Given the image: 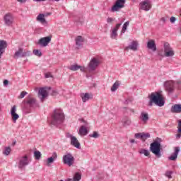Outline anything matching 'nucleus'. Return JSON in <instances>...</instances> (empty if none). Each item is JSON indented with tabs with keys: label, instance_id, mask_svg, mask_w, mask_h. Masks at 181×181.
<instances>
[{
	"label": "nucleus",
	"instance_id": "nucleus-30",
	"mask_svg": "<svg viewBox=\"0 0 181 181\" xmlns=\"http://www.w3.org/2000/svg\"><path fill=\"white\" fill-rule=\"evenodd\" d=\"M122 122L123 124V127H129V125H131V124L132 123L131 119H129V117H124L122 119Z\"/></svg>",
	"mask_w": 181,
	"mask_h": 181
},
{
	"label": "nucleus",
	"instance_id": "nucleus-29",
	"mask_svg": "<svg viewBox=\"0 0 181 181\" xmlns=\"http://www.w3.org/2000/svg\"><path fill=\"white\" fill-rule=\"evenodd\" d=\"M81 98L83 103H86V101H88V100H91V98H93V95H90V93H83L81 95Z\"/></svg>",
	"mask_w": 181,
	"mask_h": 181
},
{
	"label": "nucleus",
	"instance_id": "nucleus-1",
	"mask_svg": "<svg viewBox=\"0 0 181 181\" xmlns=\"http://www.w3.org/2000/svg\"><path fill=\"white\" fill-rule=\"evenodd\" d=\"M149 107H152L153 104L158 105V107H163L165 105V100H163V95H162V91L152 93L151 95L148 96Z\"/></svg>",
	"mask_w": 181,
	"mask_h": 181
},
{
	"label": "nucleus",
	"instance_id": "nucleus-15",
	"mask_svg": "<svg viewBox=\"0 0 181 181\" xmlns=\"http://www.w3.org/2000/svg\"><path fill=\"white\" fill-rule=\"evenodd\" d=\"M16 105H14L11 109V119L14 124H16V121L19 119V115L16 113Z\"/></svg>",
	"mask_w": 181,
	"mask_h": 181
},
{
	"label": "nucleus",
	"instance_id": "nucleus-32",
	"mask_svg": "<svg viewBox=\"0 0 181 181\" xmlns=\"http://www.w3.org/2000/svg\"><path fill=\"white\" fill-rule=\"evenodd\" d=\"M129 26V21H126L122 26L121 33H125L127 32V28Z\"/></svg>",
	"mask_w": 181,
	"mask_h": 181
},
{
	"label": "nucleus",
	"instance_id": "nucleus-19",
	"mask_svg": "<svg viewBox=\"0 0 181 181\" xmlns=\"http://www.w3.org/2000/svg\"><path fill=\"white\" fill-rule=\"evenodd\" d=\"M124 50H132L133 52H136V50H138V42L132 41L129 46L124 48Z\"/></svg>",
	"mask_w": 181,
	"mask_h": 181
},
{
	"label": "nucleus",
	"instance_id": "nucleus-42",
	"mask_svg": "<svg viewBox=\"0 0 181 181\" xmlns=\"http://www.w3.org/2000/svg\"><path fill=\"white\" fill-rule=\"evenodd\" d=\"M114 21H115V18H113L111 17H108L107 19V23H112V22H114Z\"/></svg>",
	"mask_w": 181,
	"mask_h": 181
},
{
	"label": "nucleus",
	"instance_id": "nucleus-54",
	"mask_svg": "<svg viewBox=\"0 0 181 181\" xmlns=\"http://www.w3.org/2000/svg\"><path fill=\"white\" fill-rule=\"evenodd\" d=\"M131 144H135V139H132L130 140Z\"/></svg>",
	"mask_w": 181,
	"mask_h": 181
},
{
	"label": "nucleus",
	"instance_id": "nucleus-11",
	"mask_svg": "<svg viewBox=\"0 0 181 181\" xmlns=\"http://www.w3.org/2000/svg\"><path fill=\"white\" fill-rule=\"evenodd\" d=\"M30 56V51L23 52V48H19L14 54V59H19V57H27Z\"/></svg>",
	"mask_w": 181,
	"mask_h": 181
},
{
	"label": "nucleus",
	"instance_id": "nucleus-26",
	"mask_svg": "<svg viewBox=\"0 0 181 181\" xmlns=\"http://www.w3.org/2000/svg\"><path fill=\"white\" fill-rule=\"evenodd\" d=\"M171 112L179 114L181 112V105L180 104H175L171 107L170 110Z\"/></svg>",
	"mask_w": 181,
	"mask_h": 181
},
{
	"label": "nucleus",
	"instance_id": "nucleus-17",
	"mask_svg": "<svg viewBox=\"0 0 181 181\" xmlns=\"http://www.w3.org/2000/svg\"><path fill=\"white\" fill-rule=\"evenodd\" d=\"M121 25H122V23L116 24L115 27L112 30L110 34L111 39H115V40H117L118 37V33H117V32H118V29L121 28Z\"/></svg>",
	"mask_w": 181,
	"mask_h": 181
},
{
	"label": "nucleus",
	"instance_id": "nucleus-25",
	"mask_svg": "<svg viewBox=\"0 0 181 181\" xmlns=\"http://www.w3.org/2000/svg\"><path fill=\"white\" fill-rule=\"evenodd\" d=\"M76 45L77 49H80L83 46V42H84V38L82 36H77L75 38Z\"/></svg>",
	"mask_w": 181,
	"mask_h": 181
},
{
	"label": "nucleus",
	"instance_id": "nucleus-57",
	"mask_svg": "<svg viewBox=\"0 0 181 181\" xmlns=\"http://www.w3.org/2000/svg\"><path fill=\"white\" fill-rule=\"evenodd\" d=\"M66 181H74V180L71 178H68Z\"/></svg>",
	"mask_w": 181,
	"mask_h": 181
},
{
	"label": "nucleus",
	"instance_id": "nucleus-58",
	"mask_svg": "<svg viewBox=\"0 0 181 181\" xmlns=\"http://www.w3.org/2000/svg\"><path fill=\"white\" fill-rule=\"evenodd\" d=\"M37 2H42V1H45V0H35Z\"/></svg>",
	"mask_w": 181,
	"mask_h": 181
},
{
	"label": "nucleus",
	"instance_id": "nucleus-39",
	"mask_svg": "<svg viewBox=\"0 0 181 181\" xmlns=\"http://www.w3.org/2000/svg\"><path fill=\"white\" fill-rule=\"evenodd\" d=\"M33 54L35 56H37L38 57H42V52L39 49H34L33 50Z\"/></svg>",
	"mask_w": 181,
	"mask_h": 181
},
{
	"label": "nucleus",
	"instance_id": "nucleus-28",
	"mask_svg": "<svg viewBox=\"0 0 181 181\" xmlns=\"http://www.w3.org/2000/svg\"><path fill=\"white\" fill-rule=\"evenodd\" d=\"M78 134L81 136H85V135H87V134H88V130L87 129V127L85 126H81L79 129Z\"/></svg>",
	"mask_w": 181,
	"mask_h": 181
},
{
	"label": "nucleus",
	"instance_id": "nucleus-8",
	"mask_svg": "<svg viewBox=\"0 0 181 181\" xmlns=\"http://www.w3.org/2000/svg\"><path fill=\"white\" fill-rule=\"evenodd\" d=\"M62 162L64 165H67V166H73L74 165V156L70 153H67L62 157Z\"/></svg>",
	"mask_w": 181,
	"mask_h": 181
},
{
	"label": "nucleus",
	"instance_id": "nucleus-12",
	"mask_svg": "<svg viewBox=\"0 0 181 181\" xmlns=\"http://www.w3.org/2000/svg\"><path fill=\"white\" fill-rule=\"evenodd\" d=\"M98 64H100V60L97 58H93L88 64L89 71H94L98 67Z\"/></svg>",
	"mask_w": 181,
	"mask_h": 181
},
{
	"label": "nucleus",
	"instance_id": "nucleus-49",
	"mask_svg": "<svg viewBox=\"0 0 181 181\" xmlns=\"http://www.w3.org/2000/svg\"><path fill=\"white\" fill-rule=\"evenodd\" d=\"M8 84H9V81H8V80H4V86H8Z\"/></svg>",
	"mask_w": 181,
	"mask_h": 181
},
{
	"label": "nucleus",
	"instance_id": "nucleus-56",
	"mask_svg": "<svg viewBox=\"0 0 181 181\" xmlns=\"http://www.w3.org/2000/svg\"><path fill=\"white\" fill-rule=\"evenodd\" d=\"M48 1H50L51 2H53V1L59 2V1H60V0H48Z\"/></svg>",
	"mask_w": 181,
	"mask_h": 181
},
{
	"label": "nucleus",
	"instance_id": "nucleus-51",
	"mask_svg": "<svg viewBox=\"0 0 181 181\" xmlns=\"http://www.w3.org/2000/svg\"><path fill=\"white\" fill-rule=\"evenodd\" d=\"M176 138H177V139H179L180 138H181V132H179V134H177L176 135Z\"/></svg>",
	"mask_w": 181,
	"mask_h": 181
},
{
	"label": "nucleus",
	"instance_id": "nucleus-20",
	"mask_svg": "<svg viewBox=\"0 0 181 181\" xmlns=\"http://www.w3.org/2000/svg\"><path fill=\"white\" fill-rule=\"evenodd\" d=\"M139 119L143 124H148V121H149V115L148 112H141L139 116Z\"/></svg>",
	"mask_w": 181,
	"mask_h": 181
},
{
	"label": "nucleus",
	"instance_id": "nucleus-9",
	"mask_svg": "<svg viewBox=\"0 0 181 181\" xmlns=\"http://www.w3.org/2000/svg\"><path fill=\"white\" fill-rule=\"evenodd\" d=\"M125 0H117L115 2V4L111 8L110 11L111 12H119L120 9H122V8H125Z\"/></svg>",
	"mask_w": 181,
	"mask_h": 181
},
{
	"label": "nucleus",
	"instance_id": "nucleus-60",
	"mask_svg": "<svg viewBox=\"0 0 181 181\" xmlns=\"http://www.w3.org/2000/svg\"><path fill=\"white\" fill-rule=\"evenodd\" d=\"M47 15L50 16V15H52V13H48Z\"/></svg>",
	"mask_w": 181,
	"mask_h": 181
},
{
	"label": "nucleus",
	"instance_id": "nucleus-23",
	"mask_svg": "<svg viewBox=\"0 0 181 181\" xmlns=\"http://www.w3.org/2000/svg\"><path fill=\"white\" fill-rule=\"evenodd\" d=\"M180 151V148L179 147H175V152L171 154L170 157H168L169 160H176V159H177V155H179Z\"/></svg>",
	"mask_w": 181,
	"mask_h": 181
},
{
	"label": "nucleus",
	"instance_id": "nucleus-40",
	"mask_svg": "<svg viewBox=\"0 0 181 181\" xmlns=\"http://www.w3.org/2000/svg\"><path fill=\"white\" fill-rule=\"evenodd\" d=\"M90 138H98L100 136V134L97 132H93V134L89 135Z\"/></svg>",
	"mask_w": 181,
	"mask_h": 181
},
{
	"label": "nucleus",
	"instance_id": "nucleus-7",
	"mask_svg": "<svg viewBox=\"0 0 181 181\" xmlns=\"http://www.w3.org/2000/svg\"><path fill=\"white\" fill-rule=\"evenodd\" d=\"M3 22L5 26H8L9 28L15 23V16H13L12 13H7L3 17Z\"/></svg>",
	"mask_w": 181,
	"mask_h": 181
},
{
	"label": "nucleus",
	"instance_id": "nucleus-2",
	"mask_svg": "<svg viewBox=\"0 0 181 181\" xmlns=\"http://www.w3.org/2000/svg\"><path fill=\"white\" fill-rule=\"evenodd\" d=\"M64 122V113L62 109H55L52 115V125H60Z\"/></svg>",
	"mask_w": 181,
	"mask_h": 181
},
{
	"label": "nucleus",
	"instance_id": "nucleus-55",
	"mask_svg": "<svg viewBox=\"0 0 181 181\" xmlns=\"http://www.w3.org/2000/svg\"><path fill=\"white\" fill-rule=\"evenodd\" d=\"M16 145V141H13L12 146H15Z\"/></svg>",
	"mask_w": 181,
	"mask_h": 181
},
{
	"label": "nucleus",
	"instance_id": "nucleus-36",
	"mask_svg": "<svg viewBox=\"0 0 181 181\" xmlns=\"http://www.w3.org/2000/svg\"><path fill=\"white\" fill-rule=\"evenodd\" d=\"M73 180L74 181H80L81 180V174L76 173H75L74 177H73Z\"/></svg>",
	"mask_w": 181,
	"mask_h": 181
},
{
	"label": "nucleus",
	"instance_id": "nucleus-52",
	"mask_svg": "<svg viewBox=\"0 0 181 181\" xmlns=\"http://www.w3.org/2000/svg\"><path fill=\"white\" fill-rule=\"evenodd\" d=\"M18 2H20L21 4H23L25 2H26V0H17Z\"/></svg>",
	"mask_w": 181,
	"mask_h": 181
},
{
	"label": "nucleus",
	"instance_id": "nucleus-13",
	"mask_svg": "<svg viewBox=\"0 0 181 181\" xmlns=\"http://www.w3.org/2000/svg\"><path fill=\"white\" fill-rule=\"evenodd\" d=\"M50 42H52V37L47 36L40 39L37 42V45L41 46V47H46V46H47Z\"/></svg>",
	"mask_w": 181,
	"mask_h": 181
},
{
	"label": "nucleus",
	"instance_id": "nucleus-6",
	"mask_svg": "<svg viewBox=\"0 0 181 181\" xmlns=\"http://www.w3.org/2000/svg\"><path fill=\"white\" fill-rule=\"evenodd\" d=\"M164 54L162 55V54L159 53V56H163L164 57H173L175 56V50H173V48L170 46V44L169 42H165L164 44Z\"/></svg>",
	"mask_w": 181,
	"mask_h": 181
},
{
	"label": "nucleus",
	"instance_id": "nucleus-50",
	"mask_svg": "<svg viewBox=\"0 0 181 181\" xmlns=\"http://www.w3.org/2000/svg\"><path fill=\"white\" fill-rule=\"evenodd\" d=\"M160 21L163 22V23H166V18L162 17Z\"/></svg>",
	"mask_w": 181,
	"mask_h": 181
},
{
	"label": "nucleus",
	"instance_id": "nucleus-24",
	"mask_svg": "<svg viewBox=\"0 0 181 181\" xmlns=\"http://www.w3.org/2000/svg\"><path fill=\"white\" fill-rule=\"evenodd\" d=\"M45 14L43 13H40L37 18L36 21L37 22H40V23H42V25H47V21H46V18H45Z\"/></svg>",
	"mask_w": 181,
	"mask_h": 181
},
{
	"label": "nucleus",
	"instance_id": "nucleus-3",
	"mask_svg": "<svg viewBox=\"0 0 181 181\" xmlns=\"http://www.w3.org/2000/svg\"><path fill=\"white\" fill-rule=\"evenodd\" d=\"M31 161L30 157H29L28 155L19 156L17 158V165L18 169H25V168H26V166H28Z\"/></svg>",
	"mask_w": 181,
	"mask_h": 181
},
{
	"label": "nucleus",
	"instance_id": "nucleus-18",
	"mask_svg": "<svg viewBox=\"0 0 181 181\" xmlns=\"http://www.w3.org/2000/svg\"><path fill=\"white\" fill-rule=\"evenodd\" d=\"M135 138L137 139H142L144 142H145L146 139H148V138H151V134L149 133H136L134 135Z\"/></svg>",
	"mask_w": 181,
	"mask_h": 181
},
{
	"label": "nucleus",
	"instance_id": "nucleus-14",
	"mask_svg": "<svg viewBox=\"0 0 181 181\" xmlns=\"http://www.w3.org/2000/svg\"><path fill=\"white\" fill-rule=\"evenodd\" d=\"M151 8H152V4H151L150 0H145L144 1L140 3V9L142 11H146V12H148Z\"/></svg>",
	"mask_w": 181,
	"mask_h": 181
},
{
	"label": "nucleus",
	"instance_id": "nucleus-5",
	"mask_svg": "<svg viewBox=\"0 0 181 181\" xmlns=\"http://www.w3.org/2000/svg\"><path fill=\"white\" fill-rule=\"evenodd\" d=\"M23 104L28 108H36V107H39L37 101H36V98H35L32 95H28V96L23 100Z\"/></svg>",
	"mask_w": 181,
	"mask_h": 181
},
{
	"label": "nucleus",
	"instance_id": "nucleus-16",
	"mask_svg": "<svg viewBox=\"0 0 181 181\" xmlns=\"http://www.w3.org/2000/svg\"><path fill=\"white\" fill-rule=\"evenodd\" d=\"M48 95H49V93H47V90H46V88H40L38 91V97L42 103L45 100V98H47Z\"/></svg>",
	"mask_w": 181,
	"mask_h": 181
},
{
	"label": "nucleus",
	"instance_id": "nucleus-37",
	"mask_svg": "<svg viewBox=\"0 0 181 181\" xmlns=\"http://www.w3.org/2000/svg\"><path fill=\"white\" fill-rule=\"evenodd\" d=\"M139 153L144 154L145 156H149V151L144 149V148H141L139 151Z\"/></svg>",
	"mask_w": 181,
	"mask_h": 181
},
{
	"label": "nucleus",
	"instance_id": "nucleus-34",
	"mask_svg": "<svg viewBox=\"0 0 181 181\" xmlns=\"http://www.w3.org/2000/svg\"><path fill=\"white\" fill-rule=\"evenodd\" d=\"M118 87H119V83L118 81H116L111 88V91H117L118 89Z\"/></svg>",
	"mask_w": 181,
	"mask_h": 181
},
{
	"label": "nucleus",
	"instance_id": "nucleus-41",
	"mask_svg": "<svg viewBox=\"0 0 181 181\" xmlns=\"http://www.w3.org/2000/svg\"><path fill=\"white\" fill-rule=\"evenodd\" d=\"M173 173V172H172V171H167L166 173H165V176L167 177H168V179H172V174Z\"/></svg>",
	"mask_w": 181,
	"mask_h": 181
},
{
	"label": "nucleus",
	"instance_id": "nucleus-33",
	"mask_svg": "<svg viewBox=\"0 0 181 181\" xmlns=\"http://www.w3.org/2000/svg\"><path fill=\"white\" fill-rule=\"evenodd\" d=\"M80 69V65L74 64L69 66V70L72 71H77V70Z\"/></svg>",
	"mask_w": 181,
	"mask_h": 181
},
{
	"label": "nucleus",
	"instance_id": "nucleus-35",
	"mask_svg": "<svg viewBox=\"0 0 181 181\" xmlns=\"http://www.w3.org/2000/svg\"><path fill=\"white\" fill-rule=\"evenodd\" d=\"M34 156L37 160H39L42 158V153L39 151H34Z\"/></svg>",
	"mask_w": 181,
	"mask_h": 181
},
{
	"label": "nucleus",
	"instance_id": "nucleus-43",
	"mask_svg": "<svg viewBox=\"0 0 181 181\" xmlns=\"http://www.w3.org/2000/svg\"><path fill=\"white\" fill-rule=\"evenodd\" d=\"M27 94H28V92H26V91L21 92V93L19 96V98H24L25 95H26Z\"/></svg>",
	"mask_w": 181,
	"mask_h": 181
},
{
	"label": "nucleus",
	"instance_id": "nucleus-47",
	"mask_svg": "<svg viewBox=\"0 0 181 181\" xmlns=\"http://www.w3.org/2000/svg\"><path fill=\"white\" fill-rule=\"evenodd\" d=\"M178 132H181V120H179L178 122Z\"/></svg>",
	"mask_w": 181,
	"mask_h": 181
},
{
	"label": "nucleus",
	"instance_id": "nucleus-22",
	"mask_svg": "<svg viewBox=\"0 0 181 181\" xmlns=\"http://www.w3.org/2000/svg\"><path fill=\"white\" fill-rule=\"evenodd\" d=\"M164 87L166 91H168V93H173V88H174L173 82L172 81L165 82L164 83Z\"/></svg>",
	"mask_w": 181,
	"mask_h": 181
},
{
	"label": "nucleus",
	"instance_id": "nucleus-45",
	"mask_svg": "<svg viewBox=\"0 0 181 181\" xmlns=\"http://www.w3.org/2000/svg\"><path fill=\"white\" fill-rule=\"evenodd\" d=\"M53 78V76L50 73L45 74V78Z\"/></svg>",
	"mask_w": 181,
	"mask_h": 181
},
{
	"label": "nucleus",
	"instance_id": "nucleus-46",
	"mask_svg": "<svg viewBox=\"0 0 181 181\" xmlns=\"http://www.w3.org/2000/svg\"><path fill=\"white\" fill-rule=\"evenodd\" d=\"M79 69L81 71H85V73H87V69H86V67L80 66Z\"/></svg>",
	"mask_w": 181,
	"mask_h": 181
},
{
	"label": "nucleus",
	"instance_id": "nucleus-48",
	"mask_svg": "<svg viewBox=\"0 0 181 181\" xmlns=\"http://www.w3.org/2000/svg\"><path fill=\"white\" fill-rule=\"evenodd\" d=\"M170 21L171 22V23H175V22H176V18L175 17H171L170 18Z\"/></svg>",
	"mask_w": 181,
	"mask_h": 181
},
{
	"label": "nucleus",
	"instance_id": "nucleus-27",
	"mask_svg": "<svg viewBox=\"0 0 181 181\" xmlns=\"http://www.w3.org/2000/svg\"><path fill=\"white\" fill-rule=\"evenodd\" d=\"M55 159H57V153H53L52 156L47 159L46 165L50 166V164L53 163Z\"/></svg>",
	"mask_w": 181,
	"mask_h": 181
},
{
	"label": "nucleus",
	"instance_id": "nucleus-38",
	"mask_svg": "<svg viewBox=\"0 0 181 181\" xmlns=\"http://www.w3.org/2000/svg\"><path fill=\"white\" fill-rule=\"evenodd\" d=\"M11 147H6L4 151H3V153L6 156H8L11 153Z\"/></svg>",
	"mask_w": 181,
	"mask_h": 181
},
{
	"label": "nucleus",
	"instance_id": "nucleus-59",
	"mask_svg": "<svg viewBox=\"0 0 181 181\" xmlns=\"http://www.w3.org/2000/svg\"><path fill=\"white\" fill-rule=\"evenodd\" d=\"M86 77H87V78H88V77H90V75H88V74H87Z\"/></svg>",
	"mask_w": 181,
	"mask_h": 181
},
{
	"label": "nucleus",
	"instance_id": "nucleus-21",
	"mask_svg": "<svg viewBox=\"0 0 181 181\" xmlns=\"http://www.w3.org/2000/svg\"><path fill=\"white\" fill-rule=\"evenodd\" d=\"M147 48L150 50H152V52H156V43L155 42V40H150L147 42Z\"/></svg>",
	"mask_w": 181,
	"mask_h": 181
},
{
	"label": "nucleus",
	"instance_id": "nucleus-4",
	"mask_svg": "<svg viewBox=\"0 0 181 181\" xmlns=\"http://www.w3.org/2000/svg\"><path fill=\"white\" fill-rule=\"evenodd\" d=\"M160 142L155 141L150 145V151L156 156V158H161L162 153H160Z\"/></svg>",
	"mask_w": 181,
	"mask_h": 181
},
{
	"label": "nucleus",
	"instance_id": "nucleus-44",
	"mask_svg": "<svg viewBox=\"0 0 181 181\" xmlns=\"http://www.w3.org/2000/svg\"><path fill=\"white\" fill-rule=\"evenodd\" d=\"M124 110H127V112H135V110L134 109H129L128 107H124Z\"/></svg>",
	"mask_w": 181,
	"mask_h": 181
},
{
	"label": "nucleus",
	"instance_id": "nucleus-10",
	"mask_svg": "<svg viewBox=\"0 0 181 181\" xmlns=\"http://www.w3.org/2000/svg\"><path fill=\"white\" fill-rule=\"evenodd\" d=\"M66 138H70L71 145H72V146H74V148H77V149H81V146L76 136L71 135L70 133H67Z\"/></svg>",
	"mask_w": 181,
	"mask_h": 181
},
{
	"label": "nucleus",
	"instance_id": "nucleus-53",
	"mask_svg": "<svg viewBox=\"0 0 181 181\" xmlns=\"http://www.w3.org/2000/svg\"><path fill=\"white\" fill-rule=\"evenodd\" d=\"M4 53H5V51L0 52V58L2 57V54H4Z\"/></svg>",
	"mask_w": 181,
	"mask_h": 181
},
{
	"label": "nucleus",
	"instance_id": "nucleus-31",
	"mask_svg": "<svg viewBox=\"0 0 181 181\" xmlns=\"http://www.w3.org/2000/svg\"><path fill=\"white\" fill-rule=\"evenodd\" d=\"M8 47V42L4 40H0V52H5V49Z\"/></svg>",
	"mask_w": 181,
	"mask_h": 181
}]
</instances>
